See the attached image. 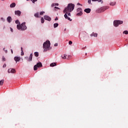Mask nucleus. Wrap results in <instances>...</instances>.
<instances>
[{"label": "nucleus", "instance_id": "nucleus-31", "mask_svg": "<svg viewBox=\"0 0 128 128\" xmlns=\"http://www.w3.org/2000/svg\"><path fill=\"white\" fill-rule=\"evenodd\" d=\"M0 20H2V22H4L5 20H4V18H1Z\"/></svg>", "mask_w": 128, "mask_h": 128}, {"label": "nucleus", "instance_id": "nucleus-37", "mask_svg": "<svg viewBox=\"0 0 128 128\" xmlns=\"http://www.w3.org/2000/svg\"><path fill=\"white\" fill-rule=\"evenodd\" d=\"M4 50L6 54L8 52V50H4V48L3 49Z\"/></svg>", "mask_w": 128, "mask_h": 128}, {"label": "nucleus", "instance_id": "nucleus-24", "mask_svg": "<svg viewBox=\"0 0 128 128\" xmlns=\"http://www.w3.org/2000/svg\"><path fill=\"white\" fill-rule=\"evenodd\" d=\"M41 22L42 24H44V18H41Z\"/></svg>", "mask_w": 128, "mask_h": 128}, {"label": "nucleus", "instance_id": "nucleus-33", "mask_svg": "<svg viewBox=\"0 0 128 128\" xmlns=\"http://www.w3.org/2000/svg\"><path fill=\"white\" fill-rule=\"evenodd\" d=\"M68 44H72V42L71 40L69 41Z\"/></svg>", "mask_w": 128, "mask_h": 128}, {"label": "nucleus", "instance_id": "nucleus-17", "mask_svg": "<svg viewBox=\"0 0 128 128\" xmlns=\"http://www.w3.org/2000/svg\"><path fill=\"white\" fill-rule=\"evenodd\" d=\"M61 58H62L63 60H66V54L62 55Z\"/></svg>", "mask_w": 128, "mask_h": 128}, {"label": "nucleus", "instance_id": "nucleus-21", "mask_svg": "<svg viewBox=\"0 0 128 128\" xmlns=\"http://www.w3.org/2000/svg\"><path fill=\"white\" fill-rule=\"evenodd\" d=\"M56 66V63H52L50 64V66Z\"/></svg>", "mask_w": 128, "mask_h": 128}, {"label": "nucleus", "instance_id": "nucleus-42", "mask_svg": "<svg viewBox=\"0 0 128 128\" xmlns=\"http://www.w3.org/2000/svg\"><path fill=\"white\" fill-rule=\"evenodd\" d=\"M11 52L12 54H14V51L12 50H11Z\"/></svg>", "mask_w": 128, "mask_h": 128}, {"label": "nucleus", "instance_id": "nucleus-6", "mask_svg": "<svg viewBox=\"0 0 128 128\" xmlns=\"http://www.w3.org/2000/svg\"><path fill=\"white\" fill-rule=\"evenodd\" d=\"M42 62H38L34 66V70H38V68H42Z\"/></svg>", "mask_w": 128, "mask_h": 128}, {"label": "nucleus", "instance_id": "nucleus-5", "mask_svg": "<svg viewBox=\"0 0 128 128\" xmlns=\"http://www.w3.org/2000/svg\"><path fill=\"white\" fill-rule=\"evenodd\" d=\"M124 22L120 20H116L114 22V26H118L119 24H122Z\"/></svg>", "mask_w": 128, "mask_h": 128}, {"label": "nucleus", "instance_id": "nucleus-12", "mask_svg": "<svg viewBox=\"0 0 128 128\" xmlns=\"http://www.w3.org/2000/svg\"><path fill=\"white\" fill-rule=\"evenodd\" d=\"M12 16H9L7 18V22L9 23L10 24L12 22Z\"/></svg>", "mask_w": 128, "mask_h": 128}, {"label": "nucleus", "instance_id": "nucleus-16", "mask_svg": "<svg viewBox=\"0 0 128 128\" xmlns=\"http://www.w3.org/2000/svg\"><path fill=\"white\" fill-rule=\"evenodd\" d=\"M90 36H95V37H96V36H98V34H96V33H92V34H90Z\"/></svg>", "mask_w": 128, "mask_h": 128}, {"label": "nucleus", "instance_id": "nucleus-41", "mask_svg": "<svg viewBox=\"0 0 128 128\" xmlns=\"http://www.w3.org/2000/svg\"><path fill=\"white\" fill-rule=\"evenodd\" d=\"M10 30H11L12 32H14V30H12V28H10Z\"/></svg>", "mask_w": 128, "mask_h": 128}, {"label": "nucleus", "instance_id": "nucleus-36", "mask_svg": "<svg viewBox=\"0 0 128 128\" xmlns=\"http://www.w3.org/2000/svg\"><path fill=\"white\" fill-rule=\"evenodd\" d=\"M58 46V43H56V44H54V46Z\"/></svg>", "mask_w": 128, "mask_h": 128}, {"label": "nucleus", "instance_id": "nucleus-27", "mask_svg": "<svg viewBox=\"0 0 128 128\" xmlns=\"http://www.w3.org/2000/svg\"><path fill=\"white\" fill-rule=\"evenodd\" d=\"M34 16H36V18H39L38 16V13H36L34 14Z\"/></svg>", "mask_w": 128, "mask_h": 128}, {"label": "nucleus", "instance_id": "nucleus-10", "mask_svg": "<svg viewBox=\"0 0 128 128\" xmlns=\"http://www.w3.org/2000/svg\"><path fill=\"white\" fill-rule=\"evenodd\" d=\"M14 14L16 16H20V14H22V12H20V10H16L14 12Z\"/></svg>", "mask_w": 128, "mask_h": 128}, {"label": "nucleus", "instance_id": "nucleus-4", "mask_svg": "<svg viewBox=\"0 0 128 128\" xmlns=\"http://www.w3.org/2000/svg\"><path fill=\"white\" fill-rule=\"evenodd\" d=\"M108 6H104L100 8H98L96 10V12L100 13V12H104V10H108Z\"/></svg>", "mask_w": 128, "mask_h": 128}, {"label": "nucleus", "instance_id": "nucleus-32", "mask_svg": "<svg viewBox=\"0 0 128 128\" xmlns=\"http://www.w3.org/2000/svg\"><path fill=\"white\" fill-rule=\"evenodd\" d=\"M2 60H4V62H6V58H4V56H2Z\"/></svg>", "mask_w": 128, "mask_h": 128}, {"label": "nucleus", "instance_id": "nucleus-9", "mask_svg": "<svg viewBox=\"0 0 128 128\" xmlns=\"http://www.w3.org/2000/svg\"><path fill=\"white\" fill-rule=\"evenodd\" d=\"M44 18L46 20H48V22H50L52 20V18H50V16L46 15L44 16Z\"/></svg>", "mask_w": 128, "mask_h": 128}, {"label": "nucleus", "instance_id": "nucleus-19", "mask_svg": "<svg viewBox=\"0 0 128 128\" xmlns=\"http://www.w3.org/2000/svg\"><path fill=\"white\" fill-rule=\"evenodd\" d=\"M116 2H111L110 3V6H116Z\"/></svg>", "mask_w": 128, "mask_h": 128}, {"label": "nucleus", "instance_id": "nucleus-23", "mask_svg": "<svg viewBox=\"0 0 128 128\" xmlns=\"http://www.w3.org/2000/svg\"><path fill=\"white\" fill-rule=\"evenodd\" d=\"M54 6H58V3H54V4H52V7H54Z\"/></svg>", "mask_w": 128, "mask_h": 128}, {"label": "nucleus", "instance_id": "nucleus-43", "mask_svg": "<svg viewBox=\"0 0 128 128\" xmlns=\"http://www.w3.org/2000/svg\"><path fill=\"white\" fill-rule=\"evenodd\" d=\"M77 6H80V3H78Z\"/></svg>", "mask_w": 128, "mask_h": 128}, {"label": "nucleus", "instance_id": "nucleus-25", "mask_svg": "<svg viewBox=\"0 0 128 128\" xmlns=\"http://www.w3.org/2000/svg\"><path fill=\"white\" fill-rule=\"evenodd\" d=\"M21 50H22L21 56H24V50H22V47H21Z\"/></svg>", "mask_w": 128, "mask_h": 128}, {"label": "nucleus", "instance_id": "nucleus-20", "mask_svg": "<svg viewBox=\"0 0 128 128\" xmlns=\"http://www.w3.org/2000/svg\"><path fill=\"white\" fill-rule=\"evenodd\" d=\"M54 28H58V23H55L54 24Z\"/></svg>", "mask_w": 128, "mask_h": 128}, {"label": "nucleus", "instance_id": "nucleus-40", "mask_svg": "<svg viewBox=\"0 0 128 128\" xmlns=\"http://www.w3.org/2000/svg\"><path fill=\"white\" fill-rule=\"evenodd\" d=\"M58 20V17H56L55 19L54 20Z\"/></svg>", "mask_w": 128, "mask_h": 128}, {"label": "nucleus", "instance_id": "nucleus-3", "mask_svg": "<svg viewBox=\"0 0 128 128\" xmlns=\"http://www.w3.org/2000/svg\"><path fill=\"white\" fill-rule=\"evenodd\" d=\"M17 28L19 30H26L28 28L26 26V22H24L20 24H17Z\"/></svg>", "mask_w": 128, "mask_h": 128}, {"label": "nucleus", "instance_id": "nucleus-13", "mask_svg": "<svg viewBox=\"0 0 128 128\" xmlns=\"http://www.w3.org/2000/svg\"><path fill=\"white\" fill-rule=\"evenodd\" d=\"M14 60L16 62H20V57L15 56Z\"/></svg>", "mask_w": 128, "mask_h": 128}, {"label": "nucleus", "instance_id": "nucleus-46", "mask_svg": "<svg viewBox=\"0 0 128 128\" xmlns=\"http://www.w3.org/2000/svg\"><path fill=\"white\" fill-rule=\"evenodd\" d=\"M3 0V1H4V0Z\"/></svg>", "mask_w": 128, "mask_h": 128}, {"label": "nucleus", "instance_id": "nucleus-7", "mask_svg": "<svg viewBox=\"0 0 128 128\" xmlns=\"http://www.w3.org/2000/svg\"><path fill=\"white\" fill-rule=\"evenodd\" d=\"M82 14V8H78L77 9V14L76 16H80Z\"/></svg>", "mask_w": 128, "mask_h": 128}, {"label": "nucleus", "instance_id": "nucleus-38", "mask_svg": "<svg viewBox=\"0 0 128 128\" xmlns=\"http://www.w3.org/2000/svg\"><path fill=\"white\" fill-rule=\"evenodd\" d=\"M6 64H4V65H3V68H6Z\"/></svg>", "mask_w": 128, "mask_h": 128}, {"label": "nucleus", "instance_id": "nucleus-8", "mask_svg": "<svg viewBox=\"0 0 128 128\" xmlns=\"http://www.w3.org/2000/svg\"><path fill=\"white\" fill-rule=\"evenodd\" d=\"M25 58H26L28 62H32V54H30L29 58L28 57H26Z\"/></svg>", "mask_w": 128, "mask_h": 128}, {"label": "nucleus", "instance_id": "nucleus-35", "mask_svg": "<svg viewBox=\"0 0 128 128\" xmlns=\"http://www.w3.org/2000/svg\"><path fill=\"white\" fill-rule=\"evenodd\" d=\"M90 2H92V0H88V4H90Z\"/></svg>", "mask_w": 128, "mask_h": 128}, {"label": "nucleus", "instance_id": "nucleus-1", "mask_svg": "<svg viewBox=\"0 0 128 128\" xmlns=\"http://www.w3.org/2000/svg\"><path fill=\"white\" fill-rule=\"evenodd\" d=\"M74 9V4H70L64 10V12L65 14L64 15L65 18H66L68 20H70V22H72V20H70V18L68 16H70V12H72Z\"/></svg>", "mask_w": 128, "mask_h": 128}, {"label": "nucleus", "instance_id": "nucleus-39", "mask_svg": "<svg viewBox=\"0 0 128 128\" xmlns=\"http://www.w3.org/2000/svg\"><path fill=\"white\" fill-rule=\"evenodd\" d=\"M54 8H56V10H60V8H58V7L55 6Z\"/></svg>", "mask_w": 128, "mask_h": 128}, {"label": "nucleus", "instance_id": "nucleus-30", "mask_svg": "<svg viewBox=\"0 0 128 128\" xmlns=\"http://www.w3.org/2000/svg\"><path fill=\"white\" fill-rule=\"evenodd\" d=\"M44 14V12H40V16H42V14Z\"/></svg>", "mask_w": 128, "mask_h": 128}, {"label": "nucleus", "instance_id": "nucleus-45", "mask_svg": "<svg viewBox=\"0 0 128 128\" xmlns=\"http://www.w3.org/2000/svg\"><path fill=\"white\" fill-rule=\"evenodd\" d=\"M30 0L32 1V0Z\"/></svg>", "mask_w": 128, "mask_h": 128}, {"label": "nucleus", "instance_id": "nucleus-29", "mask_svg": "<svg viewBox=\"0 0 128 128\" xmlns=\"http://www.w3.org/2000/svg\"><path fill=\"white\" fill-rule=\"evenodd\" d=\"M92 2H102V0H92Z\"/></svg>", "mask_w": 128, "mask_h": 128}, {"label": "nucleus", "instance_id": "nucleus-14", "mask_svg": "<svg viewBox=\"0 0 128 128\" xmlns=\"http://www.w3.org/2000/svg\"><path fill=\"white\" fill-rule=\"evenodd\" d=\"M84 12H86V14H90V9L86 8L84 10Z\"/></svg>", "mask_w": 128, "mask_h": 128}, {"label": "nucleus", "instance_id": "nucleus-28", "mask_svg": "<svg viewBox=\"0 0 128 128\" xmlns=\"http://www.w3.org/2000/svg\"><path fill=\"white\" fill-rule=\"evenodd\" d=\"M123 34H128V31L125 30L123 32Z\"/></svg>", "mask_w": 128, "mask_h": 128}, {"label": "nucleus", "instance_id": "nucleus-18", "mask_svg": "<svg viewBox=\"0 0 128 128\" xmlns=\"http://www.w3.org/2000/svg\"><path fill=\"white\" fill-rule=\"evenodd\" d=\"M4 80H2L0 81V86H2L4 84Z\"/></svg>", "mask_w": 128, "mask_h": 128}, {"label": "nucleus", "instance_id": "nucleus-2", "mask_svg": "<svg viewBox=\"0 0 128 128\" xmlns=\"http://www.w3.org/2000/svg\"><path fill=\"white\" fill-rule=\"evenodd\" d=\"M50 40H46L43 44L44 52L48 50H50Z\"/></svg>", "mask_w": 128, "mask_h": 128}, {"label": "nucleus", "instance_id": "nucleus-34", "mask_svg": "<svg viewBox=\"0 0 128 128\" xmlns=\"http://www.w3.org/2000/svg\"><path fill=\"white\" fill-rule=\"evenodd\" d=\"M33 4H34V2H38V0H32Z\"/></svg>", "mask_w": 128, "mask_h": 128}, {"label": "nucleus", "instance_id": "nucleus-26", "mask_svg": "<svg viewBox=\"0 0 128 128\" xmlns=\"http://www.w3.org/2000/svg\"><path fill=\"white\" fill-rule=\"evenodd\" d=\"M34 56H36V57L38 56V52H34Z\"/></svg>", "mask_w": 128, "mask_h": 128}, {"label": "nucleus", "instance_id": "nucleus-15", "mask_svg": "<svg viewBox=\"0 0 128 128\" xmlns=\"http://www.w3.org/2000/svg\"><path fill=\"white\" fill-rule=\"evenodd\" d=\"M15 6H16V3H14V2L12 3L10 5V8H14Z\"/></svg>", "mask_w": 128, "mask_h": 128}, {"label": "nucleus", "instance_id": "nucleus-44", "mask_svg": "<svg viewBox=\"0 0 128 128\" xmlns=\"http://www.w3.org/2000/svg\"><path fill=\"white\" fill-rule=\"evenodd\" d=\"M68 56V58H70V56Z\"/></svg>", "mask_w": 128, "mask_h": 128}, {"label": "nucleus", "instance_id": "nucleus-22", "mask_svg": "<svg viewBox=\"0 0 128 128\" xmlns=\"http://www.w3.org/2000/svg\"><path fill=\"white\" fill-rule=\"evenodd\" d=\"M15 22H16V24H20V20H16Z\"/></svg>", "mask_w": 128, "mask_h": 128}, {"label": "nucleus", "instance_id": "nucleus-11", "mask_svg": "<svg viewBox=\"0 0 128 128\" xmlns=\"http://www.w3.org/2000/svg\"><path fill=\"white\" fill-rule=\"evenodd\" d=\"M8 74H10V72L12 73V74H15V72H16V70H14V69H12V68H10V69H8Z\"/></svg>", "mask_w": 128, "mask_h": 128}]
</instances>
